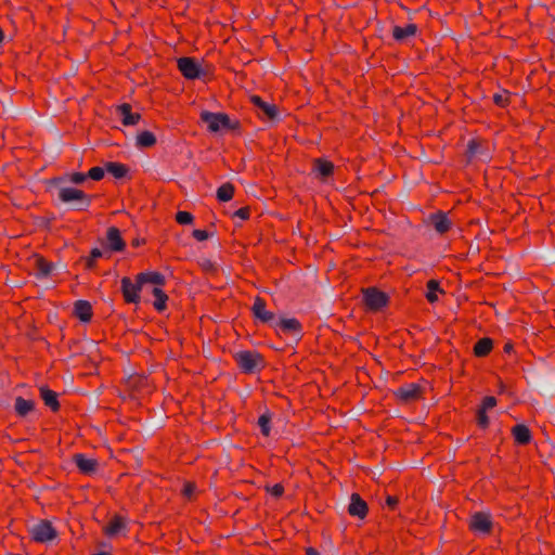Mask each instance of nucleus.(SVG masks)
I'll return each mask as SVG.
<instances>
[{"instance_id":"7ed1b4c3","label":"nucleus","mask_w":555,"mask_h":555,"mask_svg":"<svg viewBox=\"0 0 555 555\" xmlns=\"http://www.w3.org/2000/svg\"><path fill=\"white\" fill-rule=\"evenodd\" d=\"M177 63L179 70L186 79L194 80L206 75V72L193 57L183 56Z\"/></svg>"},{"instance_id":"2eb2a0df","label":"nucleus","mask_w":555,"mask_h":555,"mask_svg":"<svg viewBox=\"0 0 555 555\" xmlns=\"http://www.w3.org/2000/svg\"><path fill=\"white\" fill-rule=\"evenodd\" d=\"M348 512L352 516H357L363 519L367 514V505L365 501L361 499V496L357 493L351 495V502L348 507Z\"/></svg>"},{"instance_id":"1a4fd4ad","label":"nucleus","mask_w":555,"mask_h":555,"mask_svg":"<svg viewBox=\"0 0 555 555\" xmlns=\"http://www.w3.org/2000/svg\"><path fill=\"white\" fill-rule=\"evenodd\" d=\"M273 326L278 332H281L285 335H292L295 337H300L301 335V324L295 318L281 319L275 322Z\"/></svg>"},{"instance_id":"7c9ffc66","label":"nucleus","mask_w":555,"mask_h":555,"mask_svg":"<svg viewBox=\"0 0 555 555\" xmlns=\"http://www.w3.org/2000/svg\"><path fill=\"white\" fill-rule=\"evenodd\" d=\"M106 170L117 179L124 178L127 173V167L119 163H107Z\"/></svg>"},{"instance_id":"4468645a","label":"nucleus","mask_w":555,"mask_h":555,"mask_svg":"<svg viewBox=\"0 0 555 555\" xmlns=\"http://www.w3.org/2000/svg\"><path fill=\"white\" fill-rule=\"evenodd\" d=\"M397 396L405 401H414L421 397V387L417 384H406L397 390Z\"/></svg>"},{"instance_id":"2f4dec72","label":"nucleus","mask_w":555,"mask_h":555,"mask_svg":"<svg viewBox=\"0 0 555 555\" xmlns=\"http://www.w3.org/2000/svg\"><path fill=\"white\" fill-rule=\"evenodd\" d=\"M156 143L155 135L150 131L141 132L137 138V144L141 147H150Z\"/></svg>"},{"instance_id":"5701e85b","label":"nucleus","mask_w":555,"mask_h":555,"mask_svg":"<svg viewBox=\"0 0 555 555\" xmlns=\"http://www.w3.org/2000/svg\"><path fill=\"white\" fill-rule=\"evenodd\" d=\"M137 281L144 285L145 283H151L155 285H164L165 276L159 272H142L137 275Z\"/></svg>"},{"instance_id":"6e6552de","label":"nucleus","mask_w":555,"mask_h":555,"mask_svg":"<svg viewBox=\"0 0 555 555\" xmlns=\"http://www.w3.org/2000/svg\"><path fill=\"white\" fill-rule=\"evenodd\" d=\"M202 120L208 126L212 132H218L223 128H230V118L225 114L203 112Z\"/></svg>"},{"instance_id":"6ab92c4d","label":"nucleus","mask_w":555,"mask_h":555,"mask_svg":"<svg viewBox=\"0 0 555 555\" xmlns=\"http://www.w3.org/2000/svg\"><path fill=\"white\" fill-rule=\"evenodd\" d=\"M117 111L121 117V121L125 126L137 125L140 119V114L132 113L131 106L127 103L121 104L117 107Z\"/></svg>"},{"instance_id":"c756f323","label":"nucleus","mask_w":555,"mask_h":555,"mask_svg":"<svg viewBox=\"0 0 555 555\" xmlns=\"http://www.w3.org/2000/svg\"><path fill=\"white\" fill-rule=\"evenodd\" d=\"M153 296L155 297V300L153 304L154 308L157 311H163L166 308V302L168 300V296L159 287H155L153 289Z\"/></svg>"},{"instance_id":"de8ad7c7","label":"nucleus","mask_w":555,"mask_h":555,"mask_svg":"<svg viewBox=\"0 0 555 555\" xmlns=\"http://www.w3.org/2000/svg\"><path fill=\"white\" fill-rule=\"evenodd\" d=\"M474 146H475V142H470V143H469V152H470L472 154H474V153H475V151H474Z\"/></svg>"},{"instance_id":"f8f14e48","label":"nucleus","mask_w":555,"mask_h":555,"mask_svg":"<svg viewBox=\"0 0 555 555\" xmlns=\"http://www.w3.org/2000/svg\"><path fill=\"white\" fill-rule=\"evenodd\" d=\"M106 246L111 251H122L125 249V241L117 228H108L106 233Z\"/></svg>"},{"instance_id":"4be33fe9","label":"nucleus","mask_w":555,"mask_h":555,"mask_svg":"<svg viewBox=\"0 0 555 555\" xmlns=\"http://www.w3.org/2000/svg\"><path fill=\"white\" fill-rule=\"evenodd\" d=\"M36 275L39 279L48 278L54 270V264L42 257L35 259Z\"/></svg>"},{"instance_id":"79ce46f5","label":"nucleus","mask_w":555,"mask_h":555,"mask_svg":"<svg viewBox=\"0 0 555 555\" xmlns=\"http://www.w3.org/2000/svg\"><path fill=\"white\" fill-rule=\"evenodd\" d=\"M103 256V251L99 248H93L90 253V260L88 261V267H92L93 262Z\"/></svg>"},{"instance_id":"09e8293b","label":"nucleus","mask_w":555,"mask_h":555,"mask_svg":"<svg viewBox=\"0 0 555 555\" xmlns=\"http://www.w3.org/2000/svg\"><path fill=\"white\" fill-rule=\"evenodd\" d=\"M3 38H4V36H3V31H2V29L0 28V43L2 42Z\"/></svg>"},{"instance_id":"412c9836","label":"nucleus","mask_w":555,"mask_h":555,"mask_svg":"<svg viewBox=\"0 0 555 555\" xmlns=\"http://www.w3.org/2000/svg\"><path fill=\"white\" fill-rule=\"evenodd\" d=\"M417 31V26L415 24H408L405 26H395L392 30V36L397 41H403L406 38L414 36Z\"/></svg>"},{"instance_id":"ddd939ff","label":"nucleus","mask_w":555,"mask_h":555,"mask_svg":"<svg viewBox=\"0 0 555 555\" xmlns=\"http://www.w3.org/2000/svg\"><path fill=\"white\" fill-rule=\"evenodd\" d=\"M251 311L258 320L263 323H269L274 320V314L266 309V301L261 297H256Z\"/></svg>"},{"instance_id":"f704fd0d","label":"nucleus","mask_w":555,"mask_h":555,"mask_svg":"<svg viewBox=\"0 0 555 555\" xmlns=\"http://www.w3.org/2000/svg\"><path fill=\"white\" fill-rule=\"evenodd\" d=\"M91 178L94 181H100L104 177V169L102 167H92L88 173L87 178Z\"/></svg>"},{"instance_id":"393cba45","label":"nucleus","mask_w":555,"mask_h":555,"mask_svg":"<svg viewBox=\"0 0 555 555\" xmlns=\"http://www.w3.org/2000/svg\"><path fill=\"white\" fill-rule=\"evenodd\" d=\"M40 395H41V399L43 400V402L47 406H49L54 412L59 410L60 403L57 401L56 392L42 387V388H40Z\"/></svg>"},{"instance_id":"423d86ee","label":"nucleus","mask_w":555,"mask_h":555,"mask_svg":"<svg viewBox=\"0 0 555 555\" xmlns=\"http://www.w3.org/2000/svg\"><path fill=\"white\" fill-rule=\"evenodd\" d=\"M142 283L135 280V283L130 278L125 276L121 279V293L124 299L128 304H138L140 301V293L142 289Z\"/></svg>"},{"instance_id":"c85d7f7f","label":"nucleus","mask_w":555,"mask_h":555,"mask_svg":"<svg viewBox=\"0 0 555 555\" xmlns=\"http://www.w3.org/2000/svg\"><path fill=\"white\" fill-rule=\"evenodd\" d=\"M234 195V186L231 183H223L217 190V198L220 202H229Z\"/></svg>"},{"instance_id":"e433bc0d","label":"nucleus","mask_w":555,"mask_h":555,"mask_svg":"<svg viewBox=\"0 0 555 555\" xmlns=\"http://www.w3.org/2000/svg\"><path fill=\"white\" fill-rule=\"evenodd\" d=\"M487 411L481 409L477 412V423L481 428H487L489 425V417L487 416Z\"/></svg>"},{"instance_id":"473e14b6","label":"nucleus","mask_w":555,"mask_h":555,"mask_svg":"<svg viewBox=\"0 0 555 555\" xmlns=\"http://www.w3.org/2000/svg\"><path fill=\"white\" fill-rule=\"evenodd\" d=\"M270 416L267 414H262L258 420V425L263 436L268 437L270 435Z\"/></svg>"},{"instance_id":"b1692460","label":"nucleus","mask_w":555,"mask_h":555,"mask_svg":"<svg viewBox=\"0 0 555 555\" xmlns=\"http://www.w3.org/2000/svg\"><path fill=\"white\" fill-rule=\"evenodd\" d=\"M514 439L519 444H527L531 440V434L527 426L522 424L516 425L513 430Z\"/></svg>"},{"instance_id":"c9c22d12","label":"nucleus","mask_w":555,"mask_h":555,"mask_svg":"<svg viewBox=\"0 0 555 555\" xmlns=\"http://www.w3.org/2000/svg\"><path fill=\"white\" fill-rule=\"evenodd\" d=\"M266 490L274 498H280L284 493V487L281 483L274 486H267Z\"/></svg>"},{"instance_id":"39448f33","label":"nucleus","mask_w":555,"mask_h":555,"mask_svg":"<svg viewBox=\"0 0 555 555\" xmlns=\"http://www.w3.org/2000/svg\"><path fill=\"white\" fill-rule=\"evenodd\" d=\"M469 528L475 533L488 534L492 529L491 515L483 512H477L470 516Z\"/></svg>"},{"instance_id":"ea45409f","label":"nucleus","mask_w":555,"mask_h":555,"mask_svg":"<svg viewBox=\"0 0 555 555\" xmlns=\"http://www.w3.org/2000/svg\"><path fill=\"white\" fill-rule=\"evenodd\" d=\"M87 175L81 172H75L69 176V181L75 184H81L86 181Z\"/></svg>"},{"instance_id":"cd10ccee","label":"nucleus","mask_w":555,"mask_h":555,"mask_svg":"<svg viewBox=\"0 0 555 555\" xmlns=\"http://www.w3.org/2000/svg\"><path fill=\"white\" fill-rule=\"evenodd\" d=\"M35 408V403L33 400L24 399L23 397H17L15 399L14 409L15 412L20 416H26L29 412H31Z\"/></svg>"},{"instance_id":"a878e982","label":"nucleus","mask_w":555,"mask_h":555,"mask_svg":"<svg viewBox=\"0 0 555 555\" xmlns=\"http://www.w3.org/2000/svg\"><path fill=\"white\" fill-rule=\"evenodd\" d=\"M426 299L430 304H435L438 301V293L443 294V289L440 287L439 282L437 280H429L426 284Z\"/></svg>"},{"instance_id":"20e7f679","label":"nucleus","mask_w":555,"mask_h":555,"mask_svg":"<svg viewBox=\"0 0 555 555\" xmlns=\"http://www.w3.org/2000/svg\"><path fill=\"white\" fill-rule=\"evenodd\" d=\"M363 300L370 310L377 311L387 305L388 297L385 293L370 287L363 291Z\"/></svg>"},{"instance_id":"c03bdc74","label":"nucleus","mask_w":555,"mask_h":555,"mask_svg":"<svg viewBox=\"0 0 555 555\" xmlns=\"http://www.w3.org/2000/svg\"><path fill=\"white\" fill-rule=\"evenodd\" d=\"M494 102H495L498 105L504 106V105H505V102H506V96H505V95H502V94H495V95H494Z\"/></svg>"},{"instance_id":"37998d69","label":"nucleus","mask_w":555,"mask_h":555,"mask_svg":"<svg viewBox=\"0 0 555 555\" xmlns=\"http://www.w3.org/2000/svg\"><path fill=\"white\" fill-rule=\"evenodd\" d=\"M234 216L238 217L242 220H246L249 218V208H247V207L240 208L234 212Z\"/></svg>"},{"instance_id":"f257e3e1","label":"nucleus","mask_w":555,"mask_h":555,"mask_svg":"<svg viewBox=\"0 0 555 555\" xmlns=\"http://www.w3.org/2000/svg\"><path fill=\"white\" fill-rule=\"evenodd\" d=\"M234 359L243 373L253 374L263 367V359L256 351L244 350L234 354Z\"/></svg>"},{"instance_id":"72a5a7b5","label":"nucleus","mask_w":555,"mask_h":555,"mask_svg":"<svg viewBox=\"0 0 555 555\" xmlns=\"http://www.w3.org/2000/svg\"><path fill=\"white\" fill-rule=\"evenodd\" d=\"M193 219V215L189 211H178L176 215V221L179 224H191Z\"/></svg>"},{"instance_id":"0eeeda50","label":"nucleus","mask_w":555,"mask_h":555,"mask_svg":"<svg viewBox=\"0 0 555 555\" xmlns=\"http://www.w3.org/2000/svg\"><path fill=\"white\" fill-rule=\"evenodd\" d=\"M31 537L36 542L46 543L56 537V531L49 521L41 520L33 526Z\"/></svg>"},{"instance_id":"a211bd4d","label":"nucleus","mask_w":555,"mask_h":555,"mask_svg":"<svg viewBox=\"0 0 555 555\" xmlns=\"http://www.w3.org/2000/svg\"><path fill=\"white\" fill-rule=\"evenodd\" d=\"M124 529H126L125 519L121 516L115 515L104 527V533L108 538H113L118 535Z\"/></svg>"},{"instance_id":"f3484780","label":"nucleus","mask_w":555,"mask_h":555,"mask_svg":"<svg viewBox=\"0 0 555 555\" xmlns=\"http://www.w3.org/2000/svg\"><path fill=\"white\" fill-rule=\"evenodd\" d=\"M74 462L81 473L88 475L94 473L98 467V462L94 459H88L81 453L74 456Z\"/></svg>"},{"instance_id":"bb28decb","label":"nucleus","mask_w":555,"mask_h":555,"mask_svg":"<svg viewBox=\"0 0 555 555\" xmlns=\"http://www.w3.org/2000/svg\"><path fill=\"white\" fill-rule=\"evenodd\" d=\"M493 348L492 339L485 337L479 339L474 346V353L477 357H486Z\"/></svg>"},{"instance_id":"58836bf2","label":"nucleus","mask_w":555,"mask_h":555,"mask_svg":"<svg viewBox=\"0 0 555 555\" xmlns=\"http://www.w3.org/2000/svg\"><path fill=\"white\" fill-rule=\"evenodd\" d=\"M495 405H496V399L492 396H487L482 400V404H481L480 409L483 411H488V410H491L492 408H494Z\"/></svg>"},{"instance_id":"aec40b11","label":"nucleus","mask_w":555,"mask_h":555,"mask_svg":"<svg viewBox=\"0 0 555 555\" xmlns=\"http://www.w3.org/2000/svg\"><path fill=\"white\" fill-rule=\"evenodd\" d=\"M75 315L82 322H88L92 318V307L86 300H78L74 307Z\"/></svg>"},{"instance_id":"49530a36","label":"nucleus","mask_w":555,"mask_h":555,"mask_svg":"<svg viewBox=\"0 0 555 555\" xmlns=\"http://www.w3.org/2000/svg\"><path fill=\"white\" fill-rule=\"evenodd\" d=\"M307 555H319V553L310 547L307 550Z\"/></svg>"},{"instance_id":"4c0bfd02","label":"nucleus","mask_w":555,"mask_h":555,"mask_svg":"<svg viewBox=\"0 0 555 555\" xmlns=\"http://www.w3.org/2000/svg\"><path fill=\"white\" fill-rule=\"evenodd\" d=\"M195 491H196V486L194 483L185 482L184 487H183V490H182V494L186 499L191 500L193 498Z\"/></svg>"},{"instance_id":"9d476101","label":"nucleus","mask_w":555,"mask_h":555,"mask_svg":"<svg viewBox=\"0 0 555 555\" xmlns=\"http://www.w3.org/2000/svg\"><path fill=\"white\" fill-rule=\"evenodd\" d=\"M251 103L257 107L260 117H266L273 120L278 116V108L274 104L264 102L260 96L253 95L250 98Z\"/></svg>"},{"instance_id":"9b49d317","label":"nucleus","mask_w":555,"mask_h":555,"mask_svg":"<svg viewBox=\"0 0 555 555\" xmlns=\"http://www.w3.org/2000/svg\"><path fill=\"white\" fill-rule=\"evenodd\" d=\"M429 223L434 227L437 233L444 234L451 227L452 221L448 218L446 212L438 211L429 216Z\"/></svg>"},{"instance_id":"dca6fc26","label":"nucleus","mask_w":555,"mask_h":555,"mask_svg":"<svg viewBox=\"0 0 555 555\" xmlns=\"http://www.w3.org/2000/svg\"><path fill=\"white\" fill-rule=\"evenodd\" d=\"M333 170V163L322 158H317L313 160V171L317 173L319 179L326 180L330 176H332Z\"/></svg>"},{"instance_id":"a18cd8bd","label":"nucleus","mask_w":555,"mask_h":555,"mask_svg":"<svg viewBox=\"0 0 555 555\" xmlns=\"http://www.w3.org/2000/svg\"><path fill=\"white\" fill-rule=\"evenodd\" d=\"M386 504L390 507V508H395L396 505L398 504V499L395 498V496H391L389 495L386 500Z\"/></svg>"},{"instance_id":"8fccbe9b","label":"nucleus","mask_w":555,"mask_h":555,"mask_svg":"<svg viewBox=\"0 0 555 555\" xmlns=\"http://www.w3.org/2000/svg\"><path fill=\"white\" fill-rule=\"evenodd\" d=\"M94 555H108V554H107V553L102 552V553H98V554H94Z\"/></svg>"},{"instance_id":"f03ea898","label":"nucleus","mask_w":555,"mask_h":555,"mask_svg":"<svg viewBox=\"0 0 555 555\" xmlns=\"http://www.w3.org/2000/svg\"><path fill=\"white\" fill-rule=\"evenodd\" d=\"M59 198L64 203H74L77 210H85L90 205V197L81 190L75 188H62Z\"/></svg>"},{"instance_id":"a19ab883","label":"nucleus","mask_w":555,"mask_h":555,"mask_svg":"<svg viewBox=\"0 0 555 555\" xmlns=\"http://www.w3.org/2000/svg\"><path fill=\"white\" fill-rule=\"evenodd\" d=\"M192 235L198 242L206 241L209 237V233L206 230L201 229L194 230Z\"/></svg>"}]
</instances>
